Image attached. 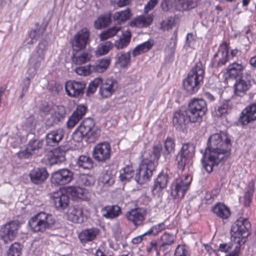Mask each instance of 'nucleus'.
Returning a JSON list of instances; mask_svg holds the SVG:
<instances>
[{
	"label": "nucleus",
	"instance_id": "nucleus-1",
	"mask_svg": "<svg viewBox=\"0 0 256 256\" xmlns=\"http://www.w3.org/2000/svg\"><path fill=\"white\" fill-rule=\"evenodd\" d=\"M231 146L230 140L225 133H216L210 136L202 160L203 167L208 173L229 154Z\"/></svg>",
	"mask_w": 256,
	"mask_h": 256
},
{
	"label": "nucleus",
	"instance_id": "nucleus-2",
	"mask_svg": "<svg viewBox=\"0 0 256 256\" xmlns=\"http://www.w3.org/2000/svg\"><path fill=\"white\" fill-rule=\"evenodd\" d=\"M204 75V69L202 64L200 62L196 63L183 80L184 89L190 94L196 92L203 82Z\"/></svg>",
	"mask_w": 256,
	"mask_h": 256
},
{
	"label": "nucleus",
	"instance_id": "nucleus-3",
	"mask_svg": "<svg viewBox=\"0 0 256 256\" xmlns=\"http://www.w3.org/2000/svg\"><path fill=\"white\" fill-rule=\"evenodd\" d=\"M48 47V41L45 39H42L30 54L27 70V74L30 77L34 76L42 62L44 60Z\"/></svg>",
	"mask_w": 256,
	"mask_h": 256
},
{
	"label": "nucleus",
	"instance_id": "nucleus-4",
	"mask_svg": "<svg viewBox=\"0 0 256 256\" xmlns=\"http://www.w3.org/2000/svg\"><path fill=\"white\" fill-rule=\"evenodd\" d=\"M250 224L247 218H240L231 228V240L239 246L244 244L250 234Z\"/></svg>",
	"mask_w": 256,
	"mask_h": 256
},
{
	"label": "nucleus",
	"instance_id": "nucleus-5",
	"mask_svg": "<svg viewBox=\"0 0 256 256\" xmlns=\"http://www.w3.org/2000/svg\"><path fill=\"white\" fill-rule=\"evenodd\" d=\"M55 222L53 216L44 212H40L31 218L28 224L34 232H43L52 228Z\"/></svg>",
	"mask_w": 256,
	"mask_h": 256
},
{
	"label": "nucleus",
	"instance_id": "nucleus-6",
	"mask_svg": "<svg viewBox=\"0 0 256 256\" xmlns=\"http://www.w3.org/2000/svg\"><path fill=\"white\" fill-rule=\"evenodd\" d=\"M156 168L154 162L148 161V158L144 159L138 168L135 171L134 180L140 184L146 183L150 180Z\"/></svg>",
	"mask_w": 256,
	"mask_h": 256
},
{
	"label": "nucleus",
	"instance_id": "nucleus-7",
	"mask_svg": "<svg viewBox=\"0 0 256 256\" xmlns=\"http://www.w3.org/2000/svg\"><path fill=\"white\" fill-rule=\"evenodd\" d=\"M194 153L195 147L192 144H184L176 156L178 168L182 170H184L186 168H188L192 164V158Z\"/></svg>",
	"mask_w": 256,
	"mask_h": 256
},
{
	"label": "nucleus",
	"instance_id": "nucleus-8",
	"mask_svg": "<svg viewBox=\"0 0 256 256\" xmlns=\"http://www.w3.org/2000/svg\"><path fill=\"white\" fill-rule=\"evenodd\" d=\"M186 110L192 123L199 122L207 111L206 103L203 99L194 98L189 102Z\"/></svg>",
	"mask_w": 256,
	"mask_h": 256
},
{
	"label": "nucleus",
	"instance_id": "nucleus-9",
	"mask_svg": "<svg viewBox=\"0 0 256 256\" xmlns=\"http://www.w3.org/2000/svg\"><path fill=\"white\" fill-rule=\"evenodd\" d=\"M90 32L86 28H82L74 35L72 40V47L74 52H79L86 48L90 42Z\"/></svg>",
	"mask_w": 256,
	"mask_h": 256
},
{
	"label": "nucleus",
	"instance_id": "nucleus-10",
	"mask_svg": "<svg viewBox=\"0 0 256 256\" xmlns=\"http://www.w3.org/2000/svg\"><path fill=\"white\" fill-rule=\"evenodd\" d=\"M20 223L18 220L8 222L2 227L0 235L5 242L13 240L17 236Z\"/></svg>",
	"mask_w": 256,
	"mask_h": 256
},
{
	"label": "nucleus",
	"instance_id": "nucleus-11",
	"mask_svg": "<svg viewBox=\"0 0 256 256\" xmlns=\"http://www.w3.org/2000/svg\"><path fill=\"white\" fill-rule=\"evenodd\" d=\"M192 180L188 176H182L176 178L172 184L171 194L174 197H184Z\"/></svg>",
	"mask_w": 256,
	"mask_h": 256
},
{
	"label": "nucleus",
	"instance_id": "nucleus-12",
	"mask_svg": "<svg viewBox=\"0 0 256 256\" xmlns=\"http://www.w3.org/2000/svg\"><path fill=\"white\" fill-rule=\"evenodd\" d=\"M111 154V146L106 142L97 144L94 148L92 157L98 162H104L109 160Z\"/></svg>",
	"mask_w": 256,
	"mask_h": 256
},
{
	"label": "nucleus",
	"instance_id": "nucleus-13",
	"mask_svg": "<svg viewBox=\"0 0 256 256\" xmlns=\"http://www.w3.org/2000/svg\"><path fill=\"white\" fill-rule=\"evenodd\" d=\"M78 128L88 138L96 139L100 136V130L95 127L94 120L90 118L83 120Z\"/></svg>",
	"mask_w": 256,
	"mask_h": 256
},
{
	"label": "nucleus",
	"instance_id": "nucleus-14",
	"mask_svg": "<svg viewBox=\"0 0 256 256\" xmlns=\"http://www.w3.org/2000/svg\"><path fill=\"white\" fill-rule=\"evenodd\" d=\"M189 122H192V120L186 110H177L174 113L172 124L176 129L183 131Z\"/></svg>",
	"mask_w": 256,
	"mask_h": 256
},
{
	"label": "nucleus",
	"instance_id": "nucleus-15",
	"mask_svg": "<svg viewBox=\"0 0 256 256\" xmlns=\"http://www.w3.org/2000/svg\"><path fill=\"white\" fill-rule=\"evenodd\" d=\"M228 46L224 42L220 46L218 52L214 55L212 61L213 67L218 68L225 65L228 61Z\"/></svg>",
	"mask_w": 256,
	"mask_h": 256
},
{
	"label": "nucleus",
	"instance_id": "nucleus-16",
	"mask_svg": "<svg viewBox=\"0 0 256 256\" xmlns=\"http://www.w3.org/2000/svg\"><path fill=\"white\" fill-rule=\"evenodd\" d=\"M73 176L72 171L67 168H62L52 174L51 180L55 184L64 185L71 182Z\"/></svg>",
	"mask_w": 256,
	"mask_h": 256
},
{
	"label": "nucleus",
	"instance_id": "nucleus-17",
	"mask_svg": "<svg viewBox=\"0 0 256 256\" xmlns=\"http://www.w3.org/2000/svg\"><path fill=\"white\" fill-rule=\"evenodd\" d=\"M86 84L84 82L68 80L65 85L66 91L71 97H78L83 95Z\"/></svg>",
	"mask_w": 256,
	"mask_h": 256
},
{
	"label": "nucleus",
	"instance_id": "nucleus-18",
	"mask_svg": "<svg viewBox=\"0 0 256 256\" xmlns=\"http://www.w3.org/2000/svg\"><path fill=\"white\" fill-rule=\"evenodd\" d=\"M256 120V103H254L242 110L238 118V123L242 126H246Z\"/></svg>",
	"mask_w": 256,
	"mask_h": 256
},
{
	"label": "nucleus",
	"instance_id": "nucleus-19",
	"mask_svg": "<svg viewBox=\"0 0 256 256\" xmlns=\"http://www.w3.org/2000/svg\"><path fill=\"white\" fill-rule=\"evenodd\" d=\"M116 81L112 78H108L100 84V94L103 98L110 97L117 88Z\"/></svg>",
	"mask_w": 256,
	"mask_h": 256
},
{
	"label": "nucleus",
	"instance_id": "nucleus-20",
	"mask_svg": "<svg viewBox=\"0 0 256 256\" xmlns=\"http://www.w3.org/2000/svg\"><path fill=\"white\" fill-rule=\"evenodd\" d=\"M64 132L63 128L58 129L49 132L46 138V144L48 146H56L64 138Z\"/></svg>",
	"mask_w": 256,
	"mask_h": 256
},
{
	"label": "nucleus",
	"instance_id": "nucleus-21",
	"mask_svg": "<svg viewBox=\"0 0 256 256\" xmlns=\"http://www.w3.org/2000/svg\"><path fill=\"white\" fill-rule=\"evenodd\" d=\"M50 118L47 120V124L52 126L61 121L66 116V109L62 106H55L52 109Z\"/></svg>",
	"mask_w": 256,
	"mask_h": 256
},
{
	"label": "nucleus",
	"instance_id": "nucleus-22",
	"mask_svg": "<svg viewBox=\"0 0 256 256\" xmlns=\"http://www.w3.org/2000/svg\"><path fill=\"white\" fill-rule=\"evenodd\" d=\"M251 86L250 81L246 77H240L234 84V92L236 95L242 96Z\"/></svg>",
	"mask_w": 256,
	"mask_h": 256
},
{
	"label": "nucleus",
	"instance_id": "nucleus-23",
	"mask_svg": "<svg viewBox=\"0 0 256 256\" xmlns=\"http://www.w3.org/2000/svg\"><path fill=\"white\" fill-rule=\"evenodd\" d=\"M146 213L145 210L138 208L128 212L126 216L129 220L133 222L134 226H139L142 224Z\"/></svg>",
	"mask_w": 256,
	"mask_h": 256
},
{
	"label": "nucleus",
	"instance_id": "nucleus-24",
	"mask_svg": "<svg viewBox=\"0 0 256 256\" xmlns=\"http://www.w3.org/2000/svg\"><path fill=\"white\" fill-rule=\"evenodd\" d=\"M48 173L44 168H36L32 170L29 173L31 182L36 184L43 182L48 178Z\"/></svg>",
	"mask_w": 256,
	"mask_h": 256
},
{
	"label": "nucleus",
	"instance_id": "nucleus-25",
	"mask_svg": "<svg viewBox=\"0 0 256 256\" xmlns=\"http://www.w3.org/2000/svg\"><path fill=\"white\" fill-rule=\"evenodd\" d=\"M83 208L78 205L72 206L68 212V218L74 223H82L84 222Z\"/></svg>",
	"mask_w": 256,
	"mask_h": 256
},
{
	"label": "nucleus",
	"instance_id": "nucleus-26",
	"mask_svg": "<svg viewBox=\"0 0 256 256\" xmlns=\"http://www.w3.org/2000/svg\"><path fill=\"white\" fill-rule=\"evenodd\" d=\"M168 178V175L167 174L162 172L158 174L152 189L153 195L160 194V193L166 188Z\"/></svg>",
	"mask_w": 256,
	"mask_h": 256
},
{
	"label": "nucleus",
	"instance_id": "nucleus-27",
	"mask_svg": "<svg viewBox=\"0 0 256 256\" xmlns=\"http://www.w3.org/2000/svg\"><path fill=\"white\" fill-rule=\"evenodd\" d=\"M100 233L97 228H91L83 230L78 234V238L82 243L92 242L96 239Z\"/></svg>",
	"mask_w": 256,
	"mask_h": 256
},
{
	"label": "nucleus",
	"instance_id": "nucleus-28",
	"mask_svg": "<svg viewBox=\"0 0 256 256\" xmlns=\"http://www.w3.org/2000/svg\"><path fill=\"white\" fill-rule=\"evenodd\" d=\"M54 204L57 209L64 210L69 203V198L67 194H64L62 191L54 192L52 196Z\"/></svg>",
	"mask_w": 256,
	"mask_h": 256
},
{
	"label": "nucleus",
	"instance_id": "nucleus-29",
	"mask_svg": "<svg viewBox=\"0 0 256 256\" xmlns=\"http://www.w3.org/2000/svg\"><path fill=\"white\" fill-rule=\"evenodd\" d=\"M100 212L103 217L113 219L120 214L121 209L116 205L108 206L102 208Z\"/></svg>",
	"mask_w": 256,
	"mask_h": 256
},
{
	"label": "nucleus",
	"instance_id": "nucleus-30",
	"mask_svg": "<svg viewBox=\"0 0 256 256\" xmlns=\"http://www.w3.org/2000/svg\"><path fill=\"white\" fill-rule=\"evenodd\" d=\"M92 55L90 52H75L72 54V60L76 64L81 65L88 62L92 58Z\"/></svg>",
	"mask_w": 256,
	"mask_h": 256
},
{
	"label": "nucleus",
	"instance_id": "nucleus-31",
	"mask_svg": "<svg viewBox=\"0 0 256 256\" xmlns=\"http://www.w3.org/2000/svg\"><path fill=\"white\" fill-rule=\"evenodd\" d=\"M212 210L214 214L223 220L227 219L230 216V208L222 203L216 204Z\"/></svg>",
	"mask_w": 256,
	"mask_h": 256
},
{
	"label": "nucleus",
	"instance_id": "nucleus-32",
	"mask_svg": "<svg viewBox=\"0 0 256 256\" xmlns=\"http://www.w3.org/2000/svg\"><path fill=\"white\" fill-rule=\"evenodd\" d=\"M232 108V102L230 100H226L216 106L212 112L215 116L220 117L223 114H228Z\"/></svg>",
	"mask_w": 256,
	"mask_h": 256
},
{
	"label": "nucleus",
	"instance_id": "nucleus-33",
	"mask_svg": "<svg viewBox=\"0 0 256 256\" xmlns=\"http://www.w3.org/2000/svg\"><path fill=\"white\" fill-rule=\"evenodd\" d=\"M152 21L153 17L150 15L146 16H141L132 20L130 26L138 28L147 27L152 23Z\"/></svg>",
	"mask_w": 256,
	"mask_h": 256
},
{
	"label": "nucleus",
	"instance_id": "nucleus-34",
	"mask_svg": "<svg viewBox=\"0 0 256 256\" xmlns=\"http://www.w3.org/2000/svg\"><path fill=\"white\" fill-rule=\"evenodd\" d=\"M68 192L74 198L86 200L89 196V194L87 190L83 189L80 186L69 188L68 190Z\"/></svg>",
	"mask_w": 256,
	"mask_h": 256
},
{
	"label": "nucleus",
	"instance_id": "nucleus-35",
	"mask_svg": "<svg viewBox=\"0 0 256 256\" xmlns=\"http://www.w3.org/2000/svg\"><path fill=\"white\" fill-rule=\"evenodd\" d=\"M164 151L162 152V156L166 162H169L171 158V153L174 150V140L170 137H168L164 142Z\"/></svg>",
	"mask_w": 256,
	"mask_h": 256
},
{
	"label": "nucleus",
	"instance_id": "nucleus-36",
	"mask_svg": "<svg viewBox=\"0 0 256 256\" xmlns=\"http://www.w3.org/2000/svg\"><path fill=\"white\" fill-rule=\"evenodd\" d=\"M244 66L241 64L234 62L230 64L228 68V74L232 78H238L242 77Z\"/></svg>",
	"mask_w": 256,
	"mask_h": 256
},
{
	"label": "nucleus",
	"instance_id": "nucleus-37",
	"mask_svg": "<svg viewBox=\"0 0 256 256\" xmlns=\"http://www.w3.org/2000/svg\"><path fill=\"white\" fill-rule=\"evenodd\" d=\"M196 6V0H177L176 3V8L180 11L190 10Z\"/></svg>",
	"mask_w": 256,
	"mask_h": 256
},
{
	"label": "nucleus",
	"instance_id": "nucleus-38",
	"mask_svg": "<svg viewBox=\"0 0 256 256\" xmlns=\"http://www.w3.org/2000/svg\"><path fill=\"white\" fill-rule=\"evenodd\" d=\"M110 58L98 60L95 64L92 65L91 68L92 72H104L110 66Z\"/></svg>",
	"mask_w": 256,
	"mask_h": 256
},
{
	"label": "nucleus",
	"instance_id": "nucleus-39",
	"mask_svg": "<svg viewBox=\"0 0 256 256\" xmlns=\"http://www.w3.org/2000/svg\"><path fill=\"white\" fill-rule=\"evenodd\" d=\"M115 60L116 64H119L120 67H126L130 62V52H118L115 57Z\"/></svg>",
	"mask_w": 256,
	"mask_h": 256
},
{
	"label": "nucleus",
	"instance_id": "nucleus-40",
	"mask_svg": "<svg viewBox=\"0 0 256 256\" xmlns=\"http://www.w3.org/2000/svg\"><path fill=\"white\" fill-rule=\"evenodd\" d=\"M131 38V34L127 31L122 34V37L115 41L114 46L117 49H123L126 48L130 44Z\"/></svg>",
	"mask_w": 256,
	"mask_h": 256
},
{
	"label": "nucleus",
	"instance_id": "nucleus-41",
	"mask_svg": "<svg viewBox=\"0 0 256 256\" xmlns=\"http://www.w3.org/2000/svg\"><path fill=\"white\" fill-rule=\"evenodd\" d=\"M154 46V42L148 40L136 46L132 52V55L135 57L148 51Z\"/></svg>",
	"mask_w": 256,
	"mask_h": 256
},
{
	"label": "nucleus",
	"instance_id": "nucleus-42",
	"mask_svg": "<svg viewBox=\"0 0 256 256\" xmlns=\"http://www.w3.org/2000/svg\"><path fill=\"white\" fill-rule=\"evenodd\" d=\"M175 238L174 235L168 232H164L160 238V248H164V250L167 249L168 246L172 245L174 242Z\"/></svg>",
	"mask_w": 256,
	"mask_h": 256
},
{
	"label": "nucleus",
	"instance_id": "nucleus-43",
	"mask_svg": "<svg viewBox=\"0 0 256 256\" xmlns=\"http://www.w3.org/2000/svg\"><path fill=\"white\" fill-rule=\"evenodd\" d=\"M135 176V172L132 168L126 166L120 171V179L122 182L129 181Z\"/></svg>",
	"mask_w": 256,
	"mask_h": 256
},
{
	"label": "nucleus",
	"instance_id": "nucleus-44",
	"mask_svg": "<svg viewBox=\"0 0 256 256\" xmlns=\"http://www.w3.org/2000/svg\"><path fill=\"white\" fill-rule=\"evenodd\" d=\"M78 183L80 186H90L95 182L94 177L91 174H80L78 180Z\"/></svg>",
	"mask_w": 256,
	"mask_h": 256
},
{
	"label": "nucleus",
	"instance_id": "nucleus-45",
	"mask_svg": "<svg viewBox=\"0 0 256 256\" xmlns=\"http://www.w3.org/2000/svg\"><path fill=\"white\" fill-rule=\"evenodd\" d=\"M113 46L114 44L110 41L102 43L98 46L95 54L98 56L105 55L109 52Z\"/></svg>",
	"mask_w": 256,
	"mask_h": 256
},
{
	"label": "nucleus",
	"instance_id": "nucleus-46",
	"mask_svg": "<svg viewBox=\"0 0 256 256\" xmlns=\"http://www.w3.org/2000/svg\"><path fill=\"white\" fill-rule=\"evenodd\" d=\"M130 17V12L129 9L117 12L113 16V19L118 24L128 20Z\"/></svg>",
	"mask_w": 256,
	"mask_h": 256
},
{
	"label": "nucleus",
	"instance_id": "nucleus-47",
	"mask_svg": "<svg viewBox=\"0 0 256 256\" xmlns=\"http://www.w3.org/2000/svg\"><path fill=\"white\" fill-rule=\"evenodd\" d=\"M111 22V16L110 14L102 15L98 18L94 22V26L96 29H100L102 27H106Z\"/></svg>",
	"mask_w": 256,
	"mask_h": 256
},
{
	"label": "nucleus",
	"instance_id": "nucleus-48",
	"mask_svg": "<svg viewBox=\"0 0 256 256\" xmlns=\"http://www.w3.org/2000/svg\"><path fill=\"white\" fill-rule=\"evenodd\" d=\"M120 30V26H112L103 31L100 35L101 40H105L116 34Z\"/></svg>",
	"mask_w": 256,
	"mask_h": 256
},
{
	"label": "nucleus",
	"instance_id": "nucleus-49",
	"mask_svg": "<svg viewBox=\"0 0 256 256\" xmlns=\"http://www.w3.org/2000/svg\"><path fill=\"white\" fill-rule=\"evenodd\" d=\"M77 163L79 166L84 169H90L93 167L94 162L90 156L82 155L79 157Z\"/></svg>",
	"mask_w": 256,
	"mask_h": 256
},
{
	"label": "nucleus",
	"instance_id": "nucleus-50",
	"mask_svg": "<svg viewBox=\"0 0 256 256\" xmlns=\"http://www.w3.org/2000/svg\"><path fill=\"white\" fill-rule=\"evenodd\" d=\"M162 147L160 144H156L153 146L152 153L150 156V159L148 161H152L156 163V166L157 165V162L162 154Z\"/></svg>",
	"mask_w": 256,
	"mask_h": 256
},
{
	"label": "nucleus",
	"instance_id": "nucleus-51",
	"mask_svg": "<svg viewBox=\"0 0 256 256\" xmlns=\"http://www.w3.org/2000/svg\"><path fill=\"white\" fill-rule=\"evenodd\" d=\"M166 228L164 222H161L152 226L148 231L143 234V235L156 236Z\"/></svg>",
	"mask_w": 256,
	"mask_h": 256
},
{
	"label": "nucleus",
	"instance_id": "nucleus-52",
	"mask_svg": "<svg viewBox=\"0 0 256 256\" xmlns=\"http://www.w3.org/2000/svg\"><path fill=\"white\" fill-rule=\"evenodd\" d=\"M102 83V78H94L88 84L86 90V95L89 96L92 94L96 90L98 86H100Z\"/></svg>",
	"mask_w": 256,
	"mask_h": 256
},
{
	"label": "nucleus",
	"instance_id": "nucleus-53",
	"mask_svg": "<svg viewBox=\"0 0 256 256\" xmlns=\"http://www.w3.org/2000/svg\"><path fill=\"white\" fill-rule=\"evenodd\" d=\"M22 247L18 242L12 244L8 252V256H20L21 254Z\"/></svg>",
	"mask_w": 256,
	"mask_h": 256
},
{
	"label": "nucleus",
	"instance_id": "nucleus-54",
	"mask_svg": "<svg viewBox=\"0 0 256 256\" xmlns=\"http://www.w3.org/2000/svg\"><path fill=\"white\" fill-rule=\"evenodd\" d=\"M254 184H252L248 188V189L244 194V205L246 207H248L250 206L252 197L254 191Z\"/></svg>",
	"mask_w": 256,
	"mask_h": 256
},
{
	"label": "nucleus",
	"instance_id": "nucleus-55",
	"mask_svg": "<svg viewBox=\"0 0 256 256\" xmlns=\"http://www.w3.org/2000/svg\"><path fill=\"white\" fill-rule=\"evenodd\" d=\"M43 144L42 140L34 139L30 140L27 146L28 150L32 152L40 148Z\"/></svg>",
	"mask_w": 256,
	"mask_h": 256
},
{
	"label": "nucleus",
	"instance_id": "nucleus-56",
	"mask_svg": "<svg viewBox=\"0 0 256 256\" xmlns=\"http://www.w3.org/2000/svg\"><path fill=\"white\" fill-rule=\"evenodd\" d=\"M54 152V155L55 157H57V159L59 161L64 162L65 160V154L66 150L64 147H58L52 150Z\"/></svg>",
	"mask_w": 256,
	"mask_h": 256
},
{
	"label": "nucleus",
	"instance_id": "nucleus-57",
	"mask_svg": "<svg viewBox=\"0 0 256 256\" xmlns=\"http://www.w3.org/2000/svg\"><path fill=\"white\" fill-rule=\"evenodd\" d=\"M91 67V64L78 67L75 69V72L79 75L88 76L93 72Z\"/></svg>",
	"mask_w": 256,
	"mask_h": 256
},
{
	"label": "nucleus",
	"instance_id": "nucleus-58",
	"mask_svg": "<svg viewBox=\"0 0 256 256\" xmlns=\"http://www.w3.org/2000/svg\"><path fill=\"white\" fill-rule=\"evenodd\" d=\"M86 110L87 108L86 106L84 105H78L73 112L72 114L81 120L85 115Z\"/></svg>",
	"mask_w": 256,
	"mask_h": 256
},
{
	"label": "nucleus",
	"instance_id": "nucleus-59",
	"mask_svg": "<svg viewBox=\"0 0 256 256\" xmlns=\"http://www.w3.org/2000/svg\"><path fill=\"white\" fill-rule=\"evenodd\" d=\"M86 137V136L78 128H77L72 134L74 140L78 142H82V139Z\"/></svg>",
	"mask_w": 256,
	"mask_h": 256
},
{
	"label": "nucleus",
	"instance_id": "nucleus-60",
	"mask_svg": "<svg viewBox=\"0 0 256 256\" xmlns=\"http://www.w3.org/2000/svg\"><path fill=\"white\" fill-rule=\"evenodd\" d=\"M80 120L79 118L72 114L66 123L68 128H74Z\"/></svg>",
	"mask_w": 256,
	"mask_h": 256
},
{
	"label": "nucleus",
	"instance_id": "nucleus-61",
	"mask_svg": "<svg viewBox=\"0 0 256 256\" xmlns=\"http://www.w3.org/2000/svg\"><path fill=\"white\" fill-rule=\"evenodd\" d=\"M174 21L172 19H167L161 23L160 28L163 30H168L172 28Z\"/></svg>",
	"mask_w": 256,
	"mask_h": 256
},
{
	"label": "nucleus",
	"instance_id": "nucleus-62",
	"mask_svg": "<svg viewBox=\"0 0 256 256\" xmlns=\"http://www.w3.org/2000/svg\"><path fill=\"white\" fill-rule=\"evenodd\" d=\"M188 252L184 246H178L175 250L174 256H186Z\"/></svg>",
	"mask_w": 256,
	"mask_h": 256
},
{
	"label": "nucleus",
	"instance_id": "nucleus-63",
	"mask_svg": "<svg viewBox=\"0 0 256 256\" xmlns=\"http://www.w3.org/2000/svg\"><path fill=\"white\" fill-rule=\"evenodd\" d=\"M32 78L30 77V75L26 77L22 82V84L21 85L22 86V90L24 91V92H27L30 83V79Z\"/></svg>",
	"mask_w": 256,
	"mask_h": 256
},
{
	"label": "nucleus",
	"instance_id": "nucleus-64",
	"mask_svg": "<svg viewBox=\"0 0 256 256\" xmlns=\"http://www.w3.org/2000/svg\"><path fill=\"white\" fill-rule=\"evenodd\" d=\"M18 156L20 158H30L32 155V152L28 150V148L25 150L20 151L17 154Z\"/></svg>",
	"mask_w": 256,
	"mask_h": 256
}]
</instances>
